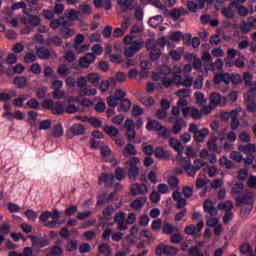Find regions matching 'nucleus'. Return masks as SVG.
<instances>
[{"label": "nucleus", "instance_id": "nucleus-24", "mask_svg": "<svg viewBox=\"0 0 256 256\" xmlns=\"http://www.w3.org/2000/svg\"><path fill=\"white\" fill-rule=\"evenodd\" d=\"M113 181H115V176L113 174H102L99 177V185L104 183L105 187H111L113 185Z\"/></svg>", "mask_w": 256, "mask_h": 256}, {"label": "nucleus", "instance_id": "nucleus-27", "mask_svg": "<svg viewBox=\"0 0 256 256\" xmlns=\"http://www.w3.org/2000/svg\"><path fill=\"white\" fill-rule=\"evenodd\" d=\"M75 33V29L67 27V24L62 25L60 28V34L62 35L63 39H71Z\"/></svg>", "mask_w": 256, "mask_h": 256}, {"label": "nucleus", "instance_id": "nucleus-40", "mask_svg": "<svg viewBox=\"0 0 256 256\" xmlns=\"http://www.w3.org/2000/svg\"><path fill=\"white\" fill-rule=\"evenodd\" d=\"M177 231H179V228L173 226L171 223L166 222L164 223L163 227H162V232L165 235H171V233H177Z\"/></svg>", "mask_w": 256, "mask_h": 256}, {"label": "nucleus", "instance_id": "nucleus-60", "mask_svg": "<svg viewBox=\"0 0 256 256\" xmlns=\"http://www.w3.org/2000/svg\"><path fill=\"white\" fill-rule=\"evenodd\" d=\"M222 15L226 17V19H233L235 17V12L231 6L222 9Z\"/></svg>", "mask_w": 256, "mask_h": 256}, {"label": "nucleus", "instance_id": "nucleus-38", "mask_svg": "<svg viewBox=\"0 0 256 256\" xmlns=\"http://www.w3.org/2000/svg\"><path fill=\"white\" fill-rule=\"evenodd\" d=\"M36 53H37L39 59H49V57H51V50H49L45 47L37 48Z\"/></svg>", "mask_w": 256, "mask_h": 256}, {"label": "nucleus", "instance_id": "nucleus-18", "mask_svg": "<svg viewBox=\"0 0 256 256\" xmlns=\"http://www.w3.org/2000/svg\"><path fill=\"white\" fill-rule=\"evenodd\" d=\"M147 191H148L147 185L145 184L136 183L131 186V194L133 195V197L137 195H145Z\"/></svg>", "mask_w": 256, "mask_h": 256}, {"label": "nucleus", "instance_id": "nucleus-42", "mask_svg": "<svg viewBox=\"0 0 256 256\" xmlns=\"http://www.w3.org/2000/svg\"><path fill=\"white\" fill-rule=\"evenodd\" d=\"M154 155L156 159H169V152L165 151L161 147H157L154 150Z\"/></svg>", "mask_w": 256, "mask_h": 256}, {"label": "nucleus", "instance_id": "nucleus-29", "mask_svg": "<svg viewBox=\"0 0 256 256\" xmlns=\"http://www.w3.org/2000/svg\"><path fill=\"white\" fill-rule=\"evenodd\" d=\"M47 256H63V248L59 246V242L55 246L46 249Z\"/></svg>", "mask_w": 256, "mask_h": 256}, {"label": "nucleus", "instance_id": "nucleus-30", "mask_svg": "<svg viewBox=\"0 0 256 256\" xmlns=\"http://www.w3.org/2000/svg\"><path fill=\"white\" fill-rule=\"evenodd\" d=\"M183 15H187V10L183 7L174 8L170 13V17L174 21H177V19H179L180 17H183Z\"/></svg>", "mask_w": 256, "mask_h": 256}, {"label": "nucleus", "instance_id": "nucleus-35", "mask_svg": "<svg viewBox=\"0 0 256 256\" xmlns=\"http://www.w3.org/2000/svg\"><path fill=\"white\" fill-rule=\"evenodd\" d=\"M236 203H237V205H250V206H252L253 205V198L249 194H246L242 197H237Z\"/></svg>", "mask_w": 256, "mask_h": 256}, {"label": "nucleus", "instance_id": "nucleus-61", "mask_svg": "<svg viewBox=\"0 0 256 256\" xmlns=\"http://www.w3.org/2000/svg\"><path fill=\"white\" fill-rule=\"evenodd\" d=\"M113 211H115V208L113 206H107L102 212L103 219H106V220L111 219V215H113Z\"/></svg>", "mask_w": 256, "mask_h": 256}, {"label": "nucleus", "instance_id": "nucleus-50", "mask_svg": "<svg viewBox=\"0 0 256 256\" xmlns=\"http://www.w3.org/2000/svg\"><path fill=\"white\" fill-rule=\"evenodd\" d=\"M100 153L102 157H104L105 161L113 157V151H111V148H109V146H102L100 148Z\"/></svg>", "mask_w": 256, "mask_h": 256}, {"label": "nucleus", "instance_id": "nucleus-53", "mask_svg": "<svg viewBox=\"0 0 256 256\" xmlns=\"http://www.w3.org/2000/svg\"><path fill=\"white\" fill-rule=\"evenodd\" d=\"M17 96V91L10 90L9 93H0V101H11L12 97Z\"/></svg>", "mask_w": 256, "mask_h": 256}, {"label": "nucleus", "instance_id": "nucleus-28", "mask_svg": "<svg viewBox=\"0 0 256 256\" xmlns=\"http://www.w3.org/2000/svg\"><path fill=\"white\" fill-rule=\"evenodd\" d=\"M169 145H170V147H172V149L177 151V153L179 155H183L184 147L181 145V142L179 141V139H177V138H170L169 139Z\"/></svg>", "mask_w": 256, "mask_h": 256}, {"label": "nucleus", "instance_id": "nucleus-57", "mask_svg": "<svg viewBox=\"0 0 256 256\" xmlns=\"http://www.w3.org/2000/svg\"><path fill=\"white\" fill-rule=\"evenodd\" d=\"M65 16L67 19H69V21H77L79 19V12L76 10H67L65 12Z\"/></svg>", "mask_w": 256, "mask_h": 256}, {"label": "nucleus", "instance_id": "nucleus-54", "mask_svg": "<svg viewBox=\"0 0 256 256\" xmlns=\"http://www.w3.org/2000/svg\"><path fill=\"white\" fill-rule=\"evenodd\" d=\"M248 102H247V109L250 113H255L256 111V104H255V97L248 95Z\"/></svg>", "mask_w": 256, "mask_h": 256}, {"label": "nucleus", "instance_id": "nucleus-15", "mask_svg": "<svg viewBox=\"0 0 256 256\" xmlns=\"http://www.w3.org/2000/svg\"><path fill=\"white\" fill-rule=\"evenodd\" d=\"M182 113L184 117H187V115L190 114V117H192V119H201L202 115L201 112L199 111V109L195 108V107H186L182 109Z\"/></svg>", "mask_w": 256, "mask_h": 256}, {"label": "nucleus", "instance_id": "nucleus-1", "mask_svg": "<svg viewBox=\"0 0 256 256\" xmlns=\"http://www.w3.org/2000/svg\"><path fill=\"white\" fill-rule=\"evenodd\" d=\"M161 83L163 87H171L173 83H176L178 86L183 85V87H191V85H193V77L186 76V79L183 80V77H181V68L174 66L172 68V79L164 76L161 78Z\"/></svg>", "mask_w": 256, "mask_h": 256}, {"label": "nucleus", "instance_id": "nucleus-44", "mask_svg": "<svg viewBox=\"0 0 256 256\" xmlns=\"http://www.w3.org/2000/svg\"><path fill=\"white\" fill-rule=\"evenodd\" d=\"M73 135H84L85 134V126L83 124H74L70 129Z\"/></svg>", "mask_w": 256, "mask_h": 256}, {"label": "nucleus", "instance_id": "nucleus-4", "mask_svg": "<svg viewBox=\"0 0 256 256\" xmlns=\"http://www.w3.org/2000/svg\"><path fill=\"white\" fill-rule=\"evenodd\" d=\"M214 85H219V83H225V85H229V83H233V85H239L241 83V75L229 73H218L214 76Z\"/></svg>", "mask_w": 256, "mask_h": 256}, {"label": "nucleus", "instance_id": "nucleus-34", "mask_svg": "<svg viewBox=\"0 0 256 256\" xmlns=\"http://www.w3.org/2000/svg\"><path fill=\"white\" fill-rule=\"evenodd\" d=\"M215 69L221 70L223 69V60L217 59L214 63L206 64L205 70L206 71H214Z\"/></svg>", "mask_w": 256, "mask_h": 256}, {"label": "nucleus", "instance_id": "nucleus-45", "mask_svg": "<svg viewBox=\"0 0 256 256\" xmlns=\"http://www.w3.org/2000/svg\"><path fill=\"white\" fill-rule=\"evenodd\" d=\"M163 125H161L159 123V121L157 120H150L147 122V125H146V129L148 131H158L159 129H161Z\"/></svg>", "mask_w": 256, "mask_h": 256}, {"label": "nucleus", "instance_id": "nucleus-55", "mask_svg": "<svg viewBox=\"0 0 256 256\" xmlns=\"http://www.w3.org/2000/svg\"><path fill=\"white\" fill-rule=\"evenodd\" d=\"M104 131L110 137H117L119 135V130L115 126H105Z\"/></svg>", "mask_w": 256, "mask_h": 256}, {"label": "nucleus", "instance_id": "nucleus-32", "mask_svg": "<svg viewBox=\"0 0 256 256\" xmlns=\"http://www.w3.org/2000/svg\"><path fill=\"white\" fill-rule=\"evenodd\" d=\"M188 10L191 11V13H195L197 9H205V0H200V3H195L193 1H189L187 3Z\"/></svg>", "mask_w": 256, "mask_h": 256}, {"label": "nucleus", "instance_id": "nucleus-16", "mask_svg": "<svg viewBox=\"0 0 256 256\" xmlns=\"http://www.w3.org/2000/svg\"><path fill=\"white\" fill-rule=\"evenodd\" d=\"M210 104L212 107H219L221 105H225V98L219 95V93L214 92L210 95Z\"/></svg>", "mask_w": 256, "mask_h": 256}, {"label": "nucleus", "instance_id": "nucleus-11", "mask_svg": "<svg viewBox=\"0 0 256 256\" xmlns=\"http://www.w3.org/2000/svg\"><path fill=\"white\" fill-rule=\"evenodd\" d=\"M239 29H240L241 33H244V34L249 33V31L255 30L256 29V18L249 17L247 22L243 21L240 24Z\"/></svg>", "mask_w": 256, "mask_h": 256}, {"label": "nucleus", "instance_id": "nucleus-10", "mask_svg": "<svg viewBox=\"0 0 256 256\" xmlns=\"http://www.w3.org/2000/svg\"><path fill=\"white\" fill-rule=\"evenodd\" d=\"M125 217H127V215L124 212H118L114 216V223H116L119 231H127V229H129Z\"/></svg>", "mask_w": 256, "mask_h": 256}, {"label": "nucleus", "instance_id": "nucleus-64", "mask_svg": "<svg viewBox=\"0 0 256 256\" xmlns=\"http://www.w3.org/2000/svg\"><path fill=\"white\" fill-rule=\"evenodd\" d=\"M189 255L190 256H209L208 254H204L199 250L197 247H193L189 249Z\"/></svg>", "mask_w": 256, "mask_h": 256}, {"label": "nucleus", "instance_id": "nucleus-5", "mask_svg": "<svg viewBox=\"0 0 256 256\" xmlns=\"http://www.w3.org/2000/svg\"><path fill=\"white\" fill-rule=\"evenodd\" d=\"M206 165L207 162L204 160L195 159L193 164H191V162H187V160H184L183 167L189 177H195L196 173L200 171L202 167H206Z\"/></svg>", "mask_w": 256, "mask_h": 256}, {"label": "nucleus", "instance_id": "nucleus-7", "mask_svg": "<svg viewBox=\"0 0 256 256\" xmlns=\"http://www.w3.org/2000/svg\"><path fill=\"white\" fill-rule=\"evenodd\" d=\"M238 149L239 151L247 155L245 159L246 165H253V161H255V154H256L255 144L248 143L246 145H240Z\"/></svg>", "mask_w": 256, "mask_h": 256}, {"label": "nucleus", "instance_id": "nucleus-19", "mask_svg": "<svg viewBox=\"0 0 256 256\" xmlns=\"http://www.w3.org/2000/svg\"><path fill=\"white\" fill-rule=\"evenodd\" d=\"M30 239L32 240L33 247H36L37 249H43V247H47V245H49V240L47 238L31 236Z\"/></svg>", "mask_w": 256, "mask_h": 256}, {"label": "nucleus", "instance_id": "nucleus-3", "mask_svg": "<svg viewBox=\"0 0 256 256\" xmlns=\"http://www.w3.org/2000/svg\"><path fill=\"white\" fill-rule=\"evenodd\" d=\"M124 165L128 171L129 179L135 181L139 175V166L141 165V159L137 156L130 157V159L127 160Z\"/></svg>", "mask_w": 256, "mask_h": 256}, {"label": "nucleus", "instance_id": "nucleus-59", "mask_svg": "<svg viewBox=\"0 0 256 256\" xmlns=\"http://www.w3.org/2000/svg\"><path fill=\"white\" fill-rule=\"evenodd\" d=\"M159 137L162 139H169L171 137V131L164 126H161L159 130H157Z\"/></svg>", "mask_w": 256, "mask_h": 256}, {"label": "nucleus", "instance_id": "nucleus-48", "mask_svg": "<svg viewBox=\"0 0 256 256\" xmlns=\"http://www.w3.org/2000/svg\"><path fill=\"white\" fill-rule=\"evenodd\" d=\"M219 165L221 167H225L226 169H233V167H235V164L233 163V161L228 160L227 156H222L219 159Z\"/></svg>", "mask_w": 256, "mask_h": 256}, {"label": "nucleus", "instance_id": "nucleus-20", "mask_svg": "<svg viewBox=\"0 0 256 256\" xmlns=\"http://www.w3.org/2000/svg\"><path fill=\"white\" fill-rule=\"evenodd\" d=\"M173 201H176V208L177 209H183L187 205V200L181 196V192L175 191L172 194Z\"/></svg>", "mask_w": 256, "mask_h": 256}, {"label": "nucleus", "instance_id": "nucleus-33", "mask_svg": "<svg viewBox=\"0 0 256 256\" xmlns=\"http://www.w3.org/2000/svg\"><path fill=\"white\" fill-rule=\"evenodd\" d=\"M204 211L205 213H209L212 217L217 215V208L213 205V202L206 200L204 202Z\"/></svg>", "mask_w": 256, "mask_h": 256}, {"label": "nucleus", "instance_id": "nucleus-49", "mask_svg": "<svg viewBox=\"0 0 256 256\" xmlns=\"http://www.w3.org/2000/svg\"><path fill=\"white\" fill-rule=\"evenodd\" d=\"M240 253L245 256H253V247L249 243L240 245Z\"/></svg>", "mask_w": 256, "mask_h": 256}, {"label": "nucleus", "instance_id": "nucleus-2", "mask_svg": "<svg viewBox=\"0 0 256 256\" xmlns=\"http://www.w3.org/2000/svg\"><path fill=\"white\" fill-rule=\"evenodd\" d=\"M123 41L125 45H130L124 50L125 57H134L144 45L143 40L133 34L126 35Z\"/></svg>", "mask_w": 256, "mask_h": 256}, {"label": "nucleus", "instance_id": "nucleus-6", "mask_svg": "<svg viewBox=\"0 0 256 256\" xmlns=\"http://www.w3.org/2000/svg\"><path fill=\"white\" fill-rule=\"evenodd\" d=\"M165 43L167 42H163V44H161L155 40H150L148 43H146V48L148 51H150L151 59L157 61V59L161 57V49L165 47Z\"/></svg>", "mask_w": 256, "mask_h": 256}, {"label": "nucleus", "instance_id": "nucleus-13", "mask_svg": "<svg viewBox=\"0 0 256 256\" xmlns=\"http://www.w3.org/2000/svg\"><path fill=\"white\" fill-rule=\"evenodd\" d=\"M124 127L126 129L128 141H133V139L137 137V133L135 132V122L131 119H127L125 121Z\"/></svg>", "mask_w": 256, "mask_h": 256}, {"label": "nucleus", "instance_id": "nucleus-56", "mask_svg": "<svg viewBox=\"0 0 256 256\" xmlns=\"http://www.w3.org/2000/svg\"><path fill=\"white\" fill-rule=\"evenodd\" d=\"M140 101L146 107H151V106L155 105V99L151 96H142L140 98Z\"/></svg>", "mask_w": 256, "mask_h": 256}, {"label": "nucleus", "instance_id": "nucleus-52", "mask_svg": "<svg viewBox=\"0 0 256 256\" xmlns=\"http://www.w3.org/2000/svg\"><path fill=\"white\" fill-rule=\"evenodd\" d=\"M14 85H16V87H18L19 89H22V87H25V85H27V78L24 76L15 77Z\"/></svg>", "mask_w": 256, "mask_h": 256}, {"label": "nucleus", "instance_id": "nucleus-39", "mask_svg": "<svg viewBox=\"0 0 256 256\" xmlns=\"http://www.w3.org/2000/svg\"><path fill=\"white\" fill-rule=\"evenodd\" d=\"M233 207V202L229 200L218 204V209L225 211V213L233 212Z\"/></svg>", "mask_w": 256, "mask_h": 256}, {"label": "nucleus", "instance_id": "nucleus-25", "mask_svg": "<svg viewBox=\"0 0 256 256\" xmlns=\"http://www.w3.org/2000/svg\"><path fill=\"white\" fill-rule=\"evenodd\" d=\"M63 45V38L59 36H52L46 39V47H61Z\"/></svg>", "mask_w": 256, "mask_h": 256}, {"label": "nucleus", "instance_id": "nucleus-58", "mask_svg": "<svg viewBox=\"0 0 256 256\" xmlns=\"http://www.w3.org/2000/svg\"><path fill=\"white\" fill-rule=\"evenodd\" d=\"M115 177L118 181H123L125 177H127V173L125 172V169L121 167H117L115 170Z\"/></svg>", "mask_w": 256, "mask_h": 256}, {"label": "nucleus", "instance_id": "nucleus-62", "mask_svg": "<svg viewBox=\"0 0 256 256\" xmlns=\"http://www.w3.org/2000/svg\"><path fill=\"white\" fill-rule=\"evenodd\" d=\"M178 251L176 247L164 245V255H177Z\"/></svg>", "mask_w": 256, "mask_h": 256}, {"label": "nucleus", "instance_id": "nucleus-8", "mask_svg": "<svg viewBox=\"0 0 256 256\" xmlns=\"http://www.w3.org/2000/svg\"><path fill=\"white\" fill-rule=\"evenodd\" d=\"M189 133H193L194 135V141L196 143H203L205 141V138L209 135V130L206 128H203L202 130H199L197 127V124L191 123L188 128Z\"/></svg>", "mask_w": 256, "mask_h": 256}, {"label": "nucleus", "instance_id": "nucleus-47", "mask_svg": "<svg viewBox=\"0 0 256 256\" xmlns=\"http://www.w3.org/2000/svg\"><path fill=\"white\" fill-rule=\"evenodd\" d=\"M219 165L221 167H225L226 169H233V167H235V164L233 163V161L228 160L227 156H222L219 159Z\"/></svg>", "mask_w": 256, "mask_h": 256}, {"label": "nucleus", "instance_id": "nucleus-9", "mask_svg": "<svg viewBox=\"0 0 256 256\" xmlns=\"http://www.w3.org/2000/svg\"><path fill=\"white\" fill-rule=\"evenodd\" d=\"M43 107L45 109H50L53 115H63L65 113V108L61 102H54L53 100H44Z\"/></svg>", "mask_w": 256, "mask_h": 256}, {"label": "nucleus", "instance_id": "nucleus-41", "mask_svg": "<svg viewBox=\"0 0 256 256\" xmlns=\"http://www.w3.org/2000/svg\"><path fill=\"white\" fill-rule=\"evenodd\" d=\"M115 87V78H110L109 80L102 81L100 84V90L102 93L109 90V87Z\"/></svg>", "mask_w": 256, "mask_h": 256}, {"label": "nucleus", "instance_id": "nucleus-14", "mask_svg": "<svg viewBox=\"0 0 256 256\" xmlns=\"http://www.w3.org/2000/svg\"><path fill=\"white\" fill-rule=\"evenodd\" d=\"M117 3L122 13H127V11H133V9H135L137 5V2H135V0H117Z\"/></svg>", "mask_w": 256, "mask_h": 256}, {"label": "nucleus", "instance_id": "nucleus-63", "mask_svg": "<svg viewBox=\"0 0 256 256\" xmlns=\"http://www.w3.org/2000/svg\"><path fill=\"white\" fill-rule=\"evenodd\" d=\"M87 79L89 83H92V85H99V80H100L99 74L97 73L88 74Z\"/></svg>", "mask_w": 256, "mask_h": 256}, {"label": "nucleus", "instance_id": "nucleus-17", "mask_svg": "<svg viewBox=\"0 0 256 256\" xmlns=\"http://www.w3.org/2000/svg\"><path fill=\"white\" fill-rule=\"evenodd\" d=\"M96 59L95 54L88 53L85 56L81 57L79 60L80 67L87 68L91 65V63H94Z\"/></svg>", "mask_w": 256, "mask_h": 256}, {"label": "nucleus", "instance_id": "nucleus-43", "mask_svg": "<svg viewBox=\"0 0 256 256\" xmlns=\"http://www.w3.org/2000/svg\"><path fill=\"white\" fill-rule=\"evenodd\" d=\"M63 125L61 124H56L52 127V135L53 137H55L56 139H59V137H63Z\"/></svg>", "mask_w": 256, "mask_h": 256}, {"label": "nucleus", "instance_id": "nucleus-31", "mask_svg": "<svg viewBox=\"0 0 256 256\" xmlns=\"http://www.w3.org/2000/svg\"><path fill=\"white\" fill-rule=\"evenodd\" d=\"M80 97H91L93 95H97V89L91 86H85L79 91Z\"/></svg>", "mask_w": 256, "mask_h": 256}, {"label": "nucleus", "instance_id": "nucleus-51", "mask_svg": "<svg viewBox=\"0 0 256 256\" xmlns=\"http://www.w3.org/2000/svg\"><path fill=\"white\" fill-rule=\"evenodd\" d=\"M98 251L105 256H109L111 255V253H113V250L111 249V246L109 244H101L98 247Z\"/></svg>", "mask_w": 256, "mask_h": 256}, {"label": "nucleus", "instance_id": "nucleus-22", "mask_svg": "<svg viewBox=\"0 0 256 256\" xmlns=\"http://www.w3.org/2000/svg\"><path fill=\"white\" fill-rule=\"evenodd\" d=\"M147 203V197L141 196L134 200L131 204L130 207L134 209L135 211H141L143 207H145V204Z\"/></svg>", "mask_w": 256, "mask_h": 256}, {"label": "nucleus", "instance_id": "nucleus-36", "mask_svg": "<svg viewBox=\"0 0 256 256\" xmlns=\"http://www.w3.org/2000/svg\"><path fill=\"white\" fill-rule=\"evenodd\" d=\"M239 115V112L237 110H232L231 111V129L233 131H236V129H239V125H241V123L239 122V120L237 119Z\"/></svg>", "mask_w": 256, "mask_h": 256}, {"label": "nucleus", "instance_id": "nucleus-46", "mask_svg": "<svg viewBox=\"0 0 256 256\" xmlns=\"http://www.w3.org/2000/svg\"><path fill=\"white\" fill-rule=\"evenodd\" d=\"M219 165L221 167H225L226 169H233V167H235V164L233 163V161L228 160L227 156H222L219 159Z\"/></svg>", "mask_w": 256, "mask_h": 256}, {"label": "nucleus", "instance_id": "nucleus-21", "mask_svg": "<svg viewBox=\"0 0 256 256\" xmlns=\"http://www.w3.org/2000/svg\"><path fill=\"white\" fill-rule=\"evenodd\" d=\"M174 123L173 127H172V133L174 135H179V132L183 129V127L187 126V123L185 122V120H183V118H177L176 120H173Z\"/></svg>", "mask_w": 256, "mask_h": 256}, {"label": "nucleus", "instance_id": "nucleus-12", "mask_svg": "<svg viewBox=\"0 0 256 256\" xmlns=\"http://www.w3.org/2000/svg\"><path fill=\"white\" fill-rule=\"evenodd\" d=\"M20 23L30 25L31 27H39L41 25V18L33 15L23 16L20 18Z\"/></svg>", "mask_w": 256, "mask_h": 256}, {"label": "nucleus", "instance_id": "nucleus-26", "mask_svg": "<svg viewBox=\"0 0 256 256\" xmlns=\"http://www.w3.org/2000/svg\"><path fill=\"white\" fill-rule=\"evenodd\" d=\"M94 6L96 9H101V7H103L106 11L113 9V3L111 0H94Z\"/></svg>", "mask_w": 256, "mask_h": 256}, {"label": "nucleus", "instance_id": "nucleus-37", "mask_svg": "<svg viewBox=\"0 0 256 256\" xmlns=\"http://www.w3.org/2000/svg\"><path fill=\"white\" fill-rule=\"evenodd\" d=\"M63 25H67L65 18L53 19L50 22V27L53 29V31H57V29H59V27H63Z\"/></svg>", "mask_w": 256, "mask_h": 256}, {"label": "nucleus", "instance_id": "nucleus-23", "mask_svg": "<svg viewBox=\"0 0 256 256\" xmlns=\"http://www.w3.org/2000/svg\"><path fill=\"white\" fill-rule=\"evenodd\" d=\"M122 155L126 159L129 157H135V155H137V148L133 144L128 143L122 150Z\"/></svg>", "mask_w": 256, "mask_h": 256}]
</instances>
